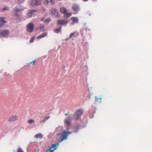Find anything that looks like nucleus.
Instances as JSON below:
<instances>
[{
  "mask_svg": "<svg viewBox=\"0 0 152 152\" xmlns=\"http://www.w3.org/2000/svg\"><path fill=\"white\" fill-rule=\"evenodd\" d=\"M69 129V128L67 129V130H64L63 132L61 135V139L59 142H60L62 141L66 140L69 134H70L71 133V132L68 131L67 130Z\"/></svg>",
  "mask_w": 152,
  "mask_h": 152,
  "instance_id": "nucleus-1",
  "label": "nucleus"
},
{
  "mask_svg": "<svg viewBox=\"0 0 152 152\" xmlns=\"http://www.w3.org/2000/svg\"><path fill=\"white\" fill-rule=\"evenodd\" d=\"M84 112L83 110L82 109L78 110L75 112L74 115V118L76 121L77 120L80 116L82 115Z\"/></svg>",
  "mask_w": 152,
  "mask_h": 152,
  "instance_id": "nucleus-2",
  "label": "nucleus"
},
{
  "mask_svg": "<svg viewBox=\"0 0 152 152\" xmlns=\"http://www.w3.org/2000/svg\"><path fill=\"white\" fill-rule=\"evenodd\" d=\"M59 145V144L58 143L53 144L51 145L50 148H49L45 152H53L56 149Z\"/></svg>",
  "mask_w": 152,
  "mask_h": 152,
  "instance_id": "nucleus-3",
  "label": "nucleus"
},
{
  "mask_svg": "<svg viewBox=\"0 0 152 152\" xmlns=\"http://www.w3.org/2000/svg\"><path fill=\"white\" fill-rule=\"evenodd\" d=\"M49 12L52 15H55L56 18H59L60 17V15L58 12L54 8H51Z\"/></svg>",
  "mask_w": 152,
  "mask_h": 152,
  "instance_id": "nucleus-4",
  "label": "nucleus"
},
{
  "mask_svg": "<svg viewBox=\"0 0 152 152\" xmlns=\"http://www.w3.org/2000/svg\"><path fill=\"white\" fill-rule=\"evenodd\" d=\"M42 2L41 0H31L30 5L31 6H35L40 5Z\"/></svg>",
  "mask_w": 152,
  "mask_h": 152,
  "instance_id": "nucleus-5",
  "label": "nucleus"
},
{
  "mask_svg": "<svg viewBox=\"0 0 152 152\" xmlns=\"http://www.w3.org/2000/svg\"><path fill=\"white\" fill-rule=\"evenodd\" d=\"M38 12L37 10H28L27 15L29 18H31Z\"/></svg>",
  "mask_w": 152,
  "mask_h": 152,
  "instance_id": "nucleus-6",
  "label": "nucleus"
},
{
  "mask_svg": "<svg viewBox=\"0 0 152 152\" xmlns=\"http://www.w3.org/2000/svg\"><path fill=\"white\" fill-rule=\"evenodd\" d=\"M9 33V31L6 29L0 30V35L2 37H5L8 36Z\"/></svg>",
  "mask_w": 152,
  "mask_h": 152,
  "instance_id": "nucleus-7",
  "label": "nucleus"
},
{
  "mask_svg": "<svg viewBox=\"0 0 152 152\" xmlns=\"http://www.w3.org/2000/svg\"><path fill=\"white\" fill-rule=\"evenodd\" d=\"M72 9L74 12L75 14L77 13L80 10V8L78 5L76 4H74L72 7Z\"/></svg>",
  "mask_w": 152,
  "mask_h": 152,
  "instance_id": "nucleus-8",
  "label": "nucleus"
},
{
  "mask_svg": "<svg viewBox=\"0 0 152 152\" xmlns=\"http://www.w3.org/2000/svg\"><path fill=\"white\" fill-rule=\"evenodd\" d=\"M68 23V20L66 19L60 20H58L57 24L60 25L66 26Z\"/></svg>",
  "mask_w": 152,
  "mask_h": 152,
  "instance_id": "nucleus-9",
  "label": "nucleus"
},
{
  "mask_svg": "<svg viewBox=\"0 0 152 152\" xmlns=\"http://www.w3.org/2000/svg\"><path fill=\"white\" fill-rule=\"evenodd\" d=\"M34 28V25L32 23H30L27 25V29L29 32H32Z\"/></svg>",
  "mask_w": 152,
  "mask_h": 152,
  "instance_id": "nucleus-10",
  "label": "nucleus"
},
{
  "mask_svg": "<svg viewBox=\"0 0 152 152\" xmlns=\"http://www.w3.org/2000/svg\"><path fill=\"white\" fill-rule=\"evenodd\" d=\"M18 119L17 115H11L9 118V121L10 122L14 121Z\"/></svg>",
  "mask_w": 152,
  "mask_h": 152,
  "instance_id": "nucleus-11",
  "label": "nucleus"
},
{
  "mask_svg": "<svg viewBox=\"0 0 152 152\" xmlns=\"http://www.w3.org/2000/svg\"><path fill=\"white\" fill-rule=\"evenodd\" d=\"M14 10L15 12H14L13 14V15L16 17H18V14L16 13V12L21 11L22 10V9L21 8H18L17 7H16L14 8Z\"/></svg>",
  "mask_w": 152,
  "mask_h": 152,
  "instance_id": "nucleus-12",
  "label": "nucleus"
},
{
  "mask_svg": "<svg viewBox=\"0 0 152 152\" xmlns=\"http://www.w3.org/2000/svg\"><path fill=\"white\" fill-rule=\"evenodd\" d=\"M71 119L70 117H68L67 119H65L64 121V123L66 125L69 126L71 124L70 121Z\"/></svg>",
  "mask_w": 152,
  "mask_h": 152,
  "instance_id": "nucleus-13",
  "label": "nucleus"
},
{
  "mask_svg": "<svg viewBox=\"0 0 152 152\" xmlns=\"http://www.w3.org/2000/svg\"><path fill=\"white\" fill-rule=\"evenodd\" d=\"M47 32H45L40 35L38 36L37 37V38L38 39H40L42 38L45 37L47 35Z\"/></svg>",
  "mask_w": 152,
  "mask_h": 152,
  "instance_id": "nucleus-14",
  "label": "nucleus"
},
{
  "mask_svg": "<svg viewBox=\"0 0 152 152\" xmlns=\"http://www.w3.org/2000/svg\"><path fill=\"white\" fill-rule=\"evenodd\" d=\"M34 137L37 139L39 138L41 139L43 137V135L41 133H39L36 134L35 135Z\"/></svg>",
  "mask_w": 152,
  "mask_h": 152,
  "instance_id": "nucleus-15",
  "label": "nucleus"
},
{
  "mask_svg": "<svg viewBox=\"0 0 152 152\" xmlns=\"http://www.w3.org/2000/svg\"><path fill=\"white\" fill-rule=\"evenodd\" d=\"M50 118V116H48L45 117L42 120H41L40 123H43L44 124L45 121H46L47 120H48Z\"/></svg>",
  "mask_w": 152,
  "mask_h": 152,
  "instance_id": "nucleus-16",
  "label": "nucleus"
},
{
  "mask_svg": "<svg viewBox=\"0 0 152 152\" xmlns=\"http://www.w3.org/2000/svg\"><path fill=\"white\" fill-rule=\"evenodd\" d=\"M60 11L61 13L64 14V13L67 11V10L66 8L64 7H62L60 8Z\"/></svg>",
  "mask_w": 152,
  "mask_h": 152,
  "instance_id": "nucleus-17",
  "label": "nucleus"
},
{
  "mask_svg": "<svg viewBox=\"0 0 152 152\" xmlns=\"http://www.w3.org/2000/svg\"><path fill=\"white\" fill-rule=\"evenodd\" d=\"M95 101H97L99 103L101 102V97H98L97 96L95 97Z\"/></svg>",
  "mask_w": 152,
  "mask_h": 152,
  "instance_id": "nucleus-18",
  "label": "nucleus"
},
{
  "mask_svg": "<svg viewBox=\"0 0 152 152\" xmlns=\"http://www.w3.org/2000/svg\"><path fill=\"white\" fill-rule=\"evenodd\" d=\"M65 17V18H67L69 17L72 14L71 13H69L66 11V12L64 13Z\"/></svg>",
  "mask_w": 152,
  "mask_h": 152,
  "instance_id": "nucleus-19",
  "label": "nucleus"
},
{
  "mask_svg": "<svg viewBox=\"0 0 152 152\" xmlns=\"http://www.w3.org/2000/svg\"><path fill=\"white\" fill-rule=\"evenodd\" d=\"M9 9V8L8 7L5 6L4 8L0 10L1 12H3L5 10H8Z\"/></svg>",
  "mask_w": 152,
  "mask_h": 152,
  "instance_id": "nucleus-20",
  "label": "nucleus"
},
{
  "mask_svg": "<svg viewBox=\"0 0 152 152\" xmlns=\"http://www.w3.org/2000/svg\"><path fill=\"white\" fill-rule=\"evenodd\" d=\"M61 27H60V28H57L55 29L54 30V32L56 33H59L61 31Z\"/></svg>",
  "mask_w": 152,
  "mask_h": 152,
  "instance_id": "nucleus-21",
  "label": "nucleus"
},
{
  "mask_svg": "<svg viewBox=\"0 0 152 152\" xmlns=\"http://www.w3.org/2000/svg\"><path fill=\"white\" fill-rule=\"evenodd\" d=\"M72 19L73 20V23H75L76 22H77L78 21V18L77 17H72Z\"/></svg>",
  "mask_w": 152,
  "mask_h": 152,
  "instance_id": "nucleus-22",
  "label": "nucleus"
},
{
  "mask_svg": "<svg viewBox=\"0 0 152 152\" xmlns=\"http://www.w3.org/2000/svg\"><path fill=\"white\" fill-rule=\"evenodd\" d=\"M4 17L0 18V23L4 24L6 23V21L4 20Z\"/></svg>",
  "mask_w": 152,
  "mask_h": 152,
  "instance_id": "nucleus-23",
  "label": "nucleus"
},
{
  "mask_svg": "<svg viewBox=\"0 0 152 152\" xmlns=\"http://www.w3.org/2000/svg\"><path fill=\"white\" fill-rule=\"evenodd\" d=\"M15 2L18 4H20L23 2L24 0H15Z\"/></svg>",
  "mask_w": 152,
  "mask_h": 152,
  "instance_id": "nucleus-24",
  "label": "nucleus"
},
{
  "mask_svg": "<svg viewBox=\"0 0 152 152\" xmlns=\"http://www.w3.org/2000/svg\"><path fill=\"white\" fill-rule=\"evenodd\" d=\"M35 38V37H33L30 39L29 41V42L30 43H31L33 42L34 41Z\"/></svg>",
  "mask_w": 152,
  "mask_h": 152,
  "instance_id": "nucleus-25",
  "label": "nucleus"
},
{
  "mask_svg": "<svg viewBox=\"0 0 152 152\" xmlns=\"http://www.w3.org/2000/svg\"><path fill=\"white\" fill-rule=\"evenodd\" d=\"M75 32H74L73 33H72L70 34L69 38H71L73 36L74 37H76V36L75 35Z\"/></svg>",
  "mask_w": 152,
  "mask_h": 152,
  "instance_id": "nucleus-26",
  "label": "nucleus"
},
{
  "mask_svg": "<svg viewBox=\"0 0 152 152\" xmlns=\"http://www.w3.org/2000/svg\"><path fill=\"white\" fill-rule=\"evenodd\" d=\"M50 21V18H48L46 19L44 21L46 23H48Z\"/></svg>",
  "mask_w": 152,
  "mask_h": 152,
  "instance_id": "nucleus-27",
  "label": "nucleus"
},
{
  "mask_svg": "<svg viewBox=\"0 0 152 152\" xmlns=\"http://www.w3.org/2000/svg\"><path fill=\"white\" fill-rule=\"evenodd\" d=\"M28 122L29 124H31L32 123L34 122V121L32 119H30L29 120Z\"/></svg>",
  "mask_w": 152,
  "mask_h": 152,
  "instance_id": "nucleus-28",
  "label": "nucleus"
},
{
  "mask_svg": "<svg viewBox=\"0 0 152 152\" xmlns=\"http://www.w3.org/2000/svg\"><path fill=\"white\" fill-rule=\"evenodd\" d=\"M49 2H50L51 3V4L52 5H54L55 3V1L53 0H49Z\"/></svg>",
  "mask_w": 152,
  "mask_h": 152,
  "instance_id": "nucleus-29",
  "label": "nucleus"
},
{
  "mask_svg": "<svg viewBox=\"0 0 152 152\" xmlns=\"http://www.w3.org/2000/svg\"><path fill=\"white\" fill-rule=\"evenodd\" d=\"M49 2V0H46L44 1V3L45 5H47L48 4V3Z\"/></svg>",
  "mask_w": 152,
  "mask_h": 152,
  "instance_id": "nucleus-30",
  "label": "nucleus"
},
{
  "mask_svg": "<svg viewBox=\"0 0 152 152\" xmlns=\"http://www.w3.org/2000/svg\"><path fill=\"white\" fill-rule=\"evenodd\" d=\"M17 152H23V151L21 149L19 148Z\"/></svg>",
  "mask_w": 152,
  "mask_h": 152,
  "instance_id": "nucleus-31",
  "label": "nucleus"
},
{
  "mask_svg": "<svg viewBox=\"0 0 152 152\" xmlns=\"http://www.w3.org/2000/svg\"><path fill=\"white\" fill-rule=\"evenodd\" d=\"M35 60L32 61L31 62H30L29 63H28V65L29 64H35Z\"/></svg>",
  "mask_w": 152,
  "mask_h": 152,
  "instance_id": "nucleus-32",
  "label": "nucleus"
},
{
  "mask_svg": "<svg viewBox=\"0 0 152 152\" xmlns=\"http://www.w3.org/2000/svg\"><path fill=\"white\" fill-rule=\"evenodd\" d=\"M39 28H41V29L43 28H44V26L43 25H42Z\"/></svg>",
  "mask_w": 152,
  "mask_h": 152,
  "instance_id": "nucleus-33",
  "label": "nucleus"
},
{
  "mask_svg": "<svg viewBox=\"0 0 152 152\" xmlns=\"http://www.w3.org/2000/svg\"><path fill=\"white\" fill-rule=\"evenodd\" d=\"M4 26V24H0V28Z\"/></svg>",
  "mask_w": 152,
  "mask_h": 152,
  "instance_id": "nucleus-34",
  "label": "nucleus"
},
{
  "mask_svg": "<svg viewBox=\"0 0 152 152\" xmlns=\"http://www.w3.org/2000/svg\"><path fill=\"white\" fill-rule=\"evenodd\" d=\"M79 127L80 126L79 125H77L76 126H75V129H78Z\"/></svg>",
  "mask_w": 152,
  "mask_h": 152,
  "instance_id": "nucleus-35",
  "label": "nucleus"
},
{
  "mask_svg": "<svg viewBox=\"0 0 152 152\" xmlns=\"http://www.w3.org/2000/svg\"><path fill=\"white\" fill-rule=\"evenodd\" d=\"M69 113H66V114H65V115H68V114H69Z\"/></svg>",
  "mask_w": 152,
  "mask_h": 152,
  "instance_id": "nucleus-36",
  "label": "nucleus"
},
{
  "mask_svg": "<svg viewBox=\"0 0 152 152\" xmlns=\"http://www.w3.org/2000/svg\"><path fill=\"white\" fill-rule=\"evenodd\" d=\"M93 1H96V0H93Z\"/></svg>",
  "mask_w": 152,
  "mask_h": 152,
  "instance_id": "nucleus-37",
  "label": "nucleus"
}]
</instances>
